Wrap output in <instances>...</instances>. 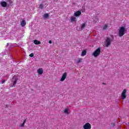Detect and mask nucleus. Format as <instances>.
<instances>
[{"instance_id": "1", "label": "nucleus", "mask_w": 129, "mask_h": 129, "mask_svg": "<svg viewBox=\"0 0 129 129\" xmlns=\"http://www.w3.org/2000/svg\"><path fill=\"white\" fill-rule=\"evenodd\" d=\"M113 41V36L111 35L110 37H107L105 39L104 46L107 48L108 47H109L111 44V42Z\"/></svg>"}, {"instance_id": "2", "label": "nucleus", "mask_w": 129, "mask_h": 129, "mask_svg": "<svg viewBox=\"0 0 129 129\" xmlns=\"http://www.w3.org/2000/svg\"><path fill=\"white\" fill-rule=\"evenodd\" d=\"M126 32V29L125 27L124 26H121L118 29V35L119 37H122L125 32Z\"/></svg>"}, {"instance_id": "3", "label": "nucleus", "mask_w": 129, "mask_h": 129, "mask_svg": "<svg viewBox=\"0 0 129 129\" xmlns=\"http://www.w3.org/2000/svg\"><path fill=\"white\" fill-rule=\"evenodd\" d=\"M100 54V48L99 47L97 48L93 53V55L94 57H97L98 56H99V54Z\"/></svg>"}, {"instance_id": "4", "label": "nucleus", "mask_w": 129, "mask_h": 129, "mask_svg": "<svg viewBox=\"0 0 129 129\" xmlns=\"http://www.w3.org/2000/svg\"><path fill=\"white\" fill-rule=\"evenodd\" d=\"M12 81L13 82V85L12 86V87H15V86H16V84H17V82L18 81V77H17V76H14L13 77Z\"/></svg>"}, {"instance_id": "5", "label": "nucleus", "mask_w": 129, "mask_h": 129, "mask_svg": "<svg viewBox=\"0 0 129 129\" xmlns=\"http://www.w3.org/2000/svg\"><path fill=\"white\" fill-rule=\"evenodd\" d=\"M126 91H127L126 89H124L122 91L121 95L122 99H125L126 98V95H125L126 94Z\"/></svg>"}, {"instance_id": "6", "label": "nucleus", "mask_w": 129, "mask_h": 129, "mask_svg": "<svg viewBox=\"0 0 129 129\" xmlns=\"http://www.w3.org/2000/svg\"><path fill=\"white\" fill-rule=\"evenodd\" d=\"M84 129H91V124L89 123H85L83 126Z\"/></svg>"}, {"instance_id": "7", "label": "nucleus", "mask_w": 129, "mask_h": 129, "mask_svg": "<svg viewBox=\"0 0 129 129\" xmlns=\"http://www.w3.org/2000/svg\"><path fill=\"white\" fill-rule=\"evenodd\" d=\"M66 77H67V73H64L62 76L61 78L60 79V81H64V80L66 79Z\"/></svg>"}, {"instance_id": "8", "label": "nucleus", "mask_w": 129, "mask_h": 129, "mask_svg": "<svg viewBox=\"0 0 129 129\" xmlns=\"http://www.w3.org/2000/svg\"><path fill=\"white\" fill-rule=\"evenodd\" d=\"M1 5L3 8H7L8 7V3L5 1L1 2Z\"/></svg>"}, {"instance_id": "9", "label": "nucleus", "mask_w": 129, "mask_h": 129, "mask_svg": "<svg viewBox=\"0 0 129 129\" xmlns=\"http://www.w3.org/2000/svg\"><path fill=\"white\" fill-rule=\"evenodd\" d=\"M81 15V12L80 11H78L77 12H75L74 15L75 17H79Z\"/></svg>"}, {"instance_id": "10", "label": "nucleus", "mask_w": 129, "mask_h": 129, "mask_svg": "<svg viewBox=\"0 0 129 129\" xmlns=\"http://www.w3.org/2000/svg\"><path fill=\"white\" fill-rule=\"evenodd\" d=\"M37 73L39 74L40 75H42L43 74V69H39L37 70Z\"/></svg>"}, {"instance_id": "11", "label": "nucleus", "mask_w": 129, "mask_h": 129, "mask_svg": "<svg viewBox=\"0 0 129 129\" xmlns=\"http://www.w3.org/2000/svg\"><path fill=\"white\" fill-rule=\"evenodd\" d=\"M71 21L72 23H73V22H76V17L74 16H72L71 17Z\"/></svg>"}, {"instance_id": "12", "label": "nucleus", "mask_w": 129, "mask_h": 129, "mask_svg": "<svg viewBox=\"0 0 129 129\" xmlns=\"http://www.w3.org/2000/svg\"><path fill=\"white\" fill-rule=\"evenodd\" d=\"M21 26L22 27H25L26 26V21L25 20H22L21 22Z\"/></svg>"}, {"instance_id": "13", "label": "nucleus", "mask_w": 129, "mask_h": 129, "mask_svg": "<svg viewBox=\"0 0 129 129\" xmlns=\"http://www.w3.org/2000/svg\"><path fill=\"white\" fill-rule=\"evenodd\" d=\"M34 43L35 44V45H40V44H41V41L37 40H34Z\"/></svg>"}, {"instance_id": "14", "label": "nucleus", "mask_w": 129, "mask_h": 129, "mask_svg": "<svg viewBox=\"0 0 129 129\" xmlns=\"http://www.w3.org/2000/svg\"><path fill=\"white\" fill-rule=\"evenodd\" d=\"M86 53H87V51H86V50H83V51L82 52L81 56H82V57H83L84 56H85V55H86Z\"/></svg>"}, {"instance_id": "15", "label": "nucleus", "mask_w": 129, "mask_h": 129, "mask_svg": "<svg viewBox=\"0 0 129 129\" xmlns=\"http://www.w3.org/2000/svg\"><path fill=\"white\" fill-rule=\"evenodd\" d=\"M26 121H27V120L24 119L23 123L20 125V126H21V127H23V126L25 125V123H26Z\"/></svg>"}, {"instance_id": "16", "label": "nucleus", "mask_w": 129, "mask_h": 129, "mask_svg": "<svg viewBox=\"0 0 129 129\" xmlns=\"http://www.w3.org/2000/svg\"><path fill=\"white\" fill-rule=\"evenodd\" d=\"M68 110H69V109L68 108H66V109L64 110V113H66V114H69V112H68Z\"/></svg>"}, {"instance_id": "17", "label": "nucleus", "mask_w": 129, "mask_h": 129, "mask_svg": "<svg viewBox=\"0 0 129 129\" xmlns=\"http://www.w3.org/2000/svg\"><path fill=\"white\" fill-rule=\"evenodd\" d=\"M81 62H82V59L81 58H79L77 61L78 64H79V63H81Z\"/></svg>"}, {"instance_id": "18", "label": "nucleus", "mask_w": 129, "mask_h": 129, "mask_svg": "<svg viewBox=\"0 0 129 129\" xmlns=\"http://www.w3.org/2000/svg\"><path fill=\"white\" fill-rule=\"evenodd\" d=\"M48 17H49V14H45L44 15V18L45 19H47L48 18Z\"/></svg>"}, {"instance_id": "19", "label": "nucleus", "mask_w": 129, "mask_h": 129, "mask_svg": "<svg viewBox=\"0 0 129 129\" xmlns=\"http://www.w3.org/2000/svg\"><path fill=\"white\" fill-rule=\"evenodd\" d=\"M107 27H108L107 24L104 25L103 26V30H106V29L107 28Z\"/></svg>"}, {"instance_id": "20", "label": "nucleus", "mask_w": 129, "mask_h": 129, "mask_svg": "<svg viewBox=\"0 0 129 129\" xmlns=\"http://www.w3.org/2000/svg\"><path fill=\"white\" fill-rule=\"evenodd\" d=\"M116 124V123H115V122H112V123H111V126H115V125Z\"/></svg>"}, {"instance_id": "21", "label": "nucleus", "mask_w": 129, "mask_h": 129, "mask_svg": "<svg viewBox=\"0 0 129 129\" xmlns=\"http://www.w3.org/2000/svg\"><path fill=\"white\" fill-rule=\"evenodd\" d=\"M43 8H44V6H43V4H41L39 6V8L41 9V10H43Z\"/></svg>"}, {"instance_id": "22", "label": "nucleus", "mask_w": 129, "mask_h": 129, "mask_svg": "<svg viewBox=\"0 0 129 129\" xmlns=\"http://www.w3.org/2000/svg\"><path fill=\"white\" fill-rule=\"evenodd\" d=\"M81 28H82V29H84L85 28V24H84V23L82 25Z\"/></svg>"}, {"instance_id": "23", "label": "nucleus", "mask_w": 129, "mask_h": 129, "mask_svg": "<svg viewBox=\"0 0 129 129\" xmlns=\"http://www.w3.org/2000/svg\"><path fill=\"white\" fill-rule=\"evenodd\" d=\"M30 57H34V53H32L29 54Z\"/></svg>"}, {"instance_id": "24", "label": "nucleus", "mask_w": 129, "mask_h": 129, "mask_svg": "<svg viewBox=\"0 0 129 129\" xmlns=\"http://www.w3.org/2000/svg\"><path fill=\"white\" fill-rule=\"evenodd\" d=\"M4 62V59L0 58V63Z\"/></svg>"}, {"instance_id": "25", "label": "nucleus", "mask_w": 129, "mask_h": 129, "mask_svg": "<svg viewBox=\"0 0 129 129\" xmlns=\"http://www.w3.org/2000/svg\"><path fill=\"white\" fill-rule=\"evenodd\" d=\"M5 82H6V80H4L1 82V84H4V83H5Z\"/></svg>"}, {"instance_id": "26", "label": "nucleus", "mask_w": 129, "mask_h": 129, "mask_svg": "<svg viewBox=\"0 0 129 129\" xmlns=\"http://www.w3.org/2000/svg\"><path fill=\"white\" fill-rule=\"evenodd\" d=\"M49 44H52V41L49 40Z\"/></svg>"}, {"instance_id": "27", "label": "nucleus", "mask_w": 129, "mask_h": 129, "mask_svg": "<svg viewBox=\"0 0 129 129\" xmlns=\"http://www.w3.org/2000/svg\"><path fill=\"white\" fill-rule=\"evenodd\" d=\"M7 46H9V43H7Z\"/></svg>"}, {"instance_id": "28", "label": "nucleus", "mask_w": 129, "mask_h": 129, "mask_svg": "<svg viewBox=\"0 0 129 129\" xmlns=\"http://www.w3.org/2000/svg\"><path fill=\"white\" fill-rule=\"evenodd\" d=\"M118 128H120V127H119Z\"/></svg>"}]
</instances>
